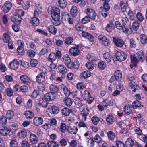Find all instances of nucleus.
Instances as JSON below:
<instances>
[{
  "label": "nucleus",
  "mask_w": 147,
  "mask_h": 147,
  "mask_svg": "<svg viewBox=\"0 0 147 147\" xmlns=\"http://www.w3.org/2000/svg\"><path fill=\"white\" fill-rule=\"evenodd\" d=\"M21 82L23 84L28 85L31 82L30 78L26 75H22L20 77Z\"/></svg>",
  "instance_id": "6"
},
{
  "label": "nucleus",
  "mask_w": 147,
  "mask_h": 147,
  "mask_svg": "<svg viewBox=\"0 0 147 147\" xmlns=\"http://www.w3.org/2000/svg\"><path fill=\"white\" fill-rule=\"evenodd\" d=\"M9 129L5 127L4 128L0 129V134L3 136H5L9 135L10 133Z\"/></svg>",
  "instance_id": "29"
},
{
  "label": "nucleus",
  "mask_w": 147,
  "mask_h": 147,
  "mask_svg": "<svg viewBox=\"0 0 147 147\" xmlns=\"http://www.w3.org/2000/svg\"><path fill=\"white\" fill-rule=\"evenodd\" d=\"M91 76L90 72L89 71H86L81 73L79 76L80 78L82 79H86Z\"/></svg>",
  "instance_id": "22"
},
{
  "label": "nucleus",
  "mask_w": 147,
  "mask_h": 147,
  "mask_svg": "<svg viewBox=\"0 0 147 147\" xmlns=\"http://www.w3.org/2000/svg\"><path fill=\"white\" fill-rule=\"evenodd\" d=\"M142 106L141 103L138 100L134 101L132 105V107L134 109H137Z\"/></svg>",
  "instance_id": "39"
},
{
  "label": "nucleus",
  "mask_w": 147,
  "mask_h": 147,
  "mask_svg": "<svg viewBox=\"0 0 147 147\" xmlns=\"http://www.w3.org/2000/svg\"><path fill=\"white\" fill-rule=\"evenodd\" d=\"M67 126L65 123H61L59 126V130L60 132L64 133L66 130Z\"/></svg>",
  "instance_id": "46"
},
{
  "label": "nucleus",
  "mask_w": 147,
  "mask_h": 147,
  "mask_svg": "<svg viewBox=\"0 0 147 147\" xmlns=\"http://www.w3.org/2000/svg\"><path fill=\"white\" fill-rule=\"evenodd\" d=\"M91 120L92 123L96 125L98 123L100 120L97 116H94L92 118Z\"/></svg>",
  "instance_id": "60"
},
{
  "label": "nucleus",
  "mask_w": 147,
  "mask_h": 147,
  "mask_svg": "<svg viewBox=\"0 0 147 147\" xmlns=\"http://www.w3.org/2000/svg\"><path fill=\"white\" fill-rule=\"evenodd\" d=\"M117 147H125V144L121 141L117 140L116 142Z\"/></svg>",
  "instance_id": "64"
},
{
  "label": "nucleus",
  "mask_w": 147,
  "mask_h": 147,
  "mask_svg": "<svg viewBox=\"0 0 147 147\" xmlns=\"http://www.w3.org/2000/svg\"><path fill=\"white\" fill-rule=\"evenodd\" d=\"M140 40L142 44H146L147 43L146 36L144 34H141L140 35Z\"/></svg>",
  "instance_id": "45"
},
{
  "label": "nucleus",
  "mask_w": 147,
  "mask_h": 147,
  "mask_svg": "<svg viewBox=\"0 0 147 147\" xmlns=\"http://www.w3.org/2000/svg\"><path fill=\"white\" fill-rule=\"evenodd\" d=\"M74 102L76 105H78L80 107L83 106L82 100L78 97L75 98L74 99Z\"/></svg>",
  "instance_id": "52"
},
{
  "label": "nucleus",
  "mask_w": 147,
  "mask_h": 147,
  "mask_svg": "<svg viewBox=\"0 0 147 147\" xmlns=\"http://www.w3.org/2000/svg\"><path fill=\"white\" fill-rule=\"evenodd\" d=\"M116 81H120L122 78V74L119 70H116L114 73V75Z\"/></svg>",
  "instance_id": "24"
},
{
  "label": "nucleus",
  "mask_w": 147,
  "mask_h": 147,
  "mask_svg": "<svg viewBox=\"0 0 147 147\" xmlns=\"http://www.w3.org/2000/svg\"><path fill=\"white\" fill-rule=\"evenodd\" d=\"M106 66L105 63L103 61H99L98 63V68L101 70L104 69Z\"/></svg>",
  "instance_id": "48"
},
{
  "label": "nucleus",
  "mask_w": 147,
  "mask_h": 147,
  "mask_svg": "<svg viewBox=\"0 0 147 147\" xmlns=\"http://www.w3.org/2000/svg\"><path fill=\"white\" fill-rule=\"evenodd\" d=\"M137 57L139 59V61L143 62L145 59L143 51H140L138 52L137 53Z\"/></svg>",
  "instance_id": "30"
},
{
  "label": "nucleus",
  "mask_w": 147,
  "mask_h": 147,
  "mask_svg": "<svg viewBox=\"0 0 147 147\" xmlns=\"http://www.w3.org/2000/svg\"><path fill=\"white\" fill-rule=\"evenodd\" d=\"M30 63L31 67H35L37 65L38 62L36 59H31Z\"/></svg>",
  "instance_id": "63"
},
{
  "label": "nucleus",
  "mask_w": 147,
  "mask_h": 147,
  "mask_svg": "<svg viewBox=\"0 0 147 147\" xmlns=\"http://www.w3.org/2000/svg\"><path fill=\"white\" fill-rule=\"evenodd\" d=\"M51 15L52 19L54 20V24L57 26L59 24L60 11L59 9L56 7H53L51 10Z\"/></svg>",
  "instance_id": "1"
},
{
  "label": "nucleus",
  "mask_w": 147,
  "mask_h": 147,
  "mask_svg": "<svg viewBox=\"0 0 147 147\" xmlns=\"http://www.w3.org/2000/svg\"><path fill=\"white\" fill-rule=\"evenodd\" d=\"M70 13L71 15L73 17L76 16L78 13V9L77 7L74 6H72L71 9Z\"/></svg>",
  "instance_id": "42"
},
{
  "label": "nucleus",
  "mask_w": 147,
  "mask_h": 147,
  "mask_svg": "<svg viewBox=\"0 0 147 147\" xmlns=\"http://www.w3.org/2000/svg\"><path fill=\"white\" fill-rule=\"evenodd\" d=\"M14 114V112L13 111L11 110H9L7 111L6 113V117L9 120L13 118Z\"/></svg>",
  "instance_id": "43"
},
{
  "label": "nucleus",
  "mask_w": 147,
  "mask_h": 147,
  "mask_svg": "<svg viewBox=\"0 0 147 147\" xmlns=\"http://www.w3.org/2000/svg\"><path fill=\"white\" fill-rule=\"evenodd\" d=\"M129 89H131L133 93H134L136 90L139 89V86L133 81L131 82L129 84Z\"/></svg>",
  "instance_id": "17"
},
{
  "label": "nucleus",
  "mask_w": 147,
  "mask_h": 147,
  "mask_svg": "<svg viewBox=\"0 0 147 147\" xmlns=\"http://www.w3.org/2000/svg\"><path fill=\"white\" fill-rule=\"evenodd\" d=\"M49 71L51 74L49 79L51 82L56 84H58L62 82V76L58 77L55 70H51Z\"/></svg>",
  "instance_id": "2"
},
{
  "label": "nucleus",
  "mask_w": 147,
  "mask_h": 147,
  "mask_svg": "<svg viewBox=\"0 0 147 147\" xmlns=\"http://www.w3.org/2000/svg\"><path fill=\"white\" fill-rule=\"evenodd\" d=\"M35 5L36 7L34 11V16L37 18L41 15L42 13V9L40 7L39 4L36 5V3H35Z\"/></svg>",
  "instance_id": "10"
},
{
  "label": "nucleus",
  "mask_w": 147,
  "mask_h": 147,
  "mask_svg": "<svg viewBox=\"0 0 147 147\" xmlns=\"http://www.w3.org/2000/svg\"><path fill=\"white\" fill-rule=\"evenodd\" d=\"M24 47L22 46H19L17 49V51L18 55H22L24 53Z\"/></svg>",
  "instance_id": "49"
},
{
  "label": "nucleus",
  "mask_w": 147,
  "mask_h": 147,
  "mask_svg": "<svg viewBox=\"0 0 147 147\" xmlns=\"http://www.w3.org/2000/svg\"><path fill=\"white\" fill-rule=\"evenodd\" d=\"M66 65L69 69H71L74 68L77 69L79 68L80 63L78 61L76 60L74 62H73L71 60L70 62H69Z\"/></svg>",
  "instance_id": "7"
},
{
  "label": "nucleus",
  "mask_w": 147,
  "mask_h": 147,
  "mask_svg": "<svg viewBox=\"0 0 147 147\" xmlns=\"http://www.w3.org/2000/svg\"><path fill=\"white\" fill-rule=\"evenodd\" d=\"M82 35L83 37L88 39L90 42H94L95 38L94 36L88 32L83 31L82 33Z\"/></svg>",
  "instance_id": "14"
},
{
  "label": "nucleus",
  "mask_w": 147,
  "mask_h": 147,
  "mask_svg": "<svg viewBox=\"0 0 147 147\" xmlns=\"http://www.w3.org/2000/svg\"><path fill=\"white\" fill-rule=\"evenodd\" d=\"M12 6V3L10 1H6L3 6V10L4 12L7 13L10 11Z\"/></svg>",
  "instance_id": "9"
},
{
  "label": "nucleus",
  "mask_w": 147,
  "mask_h": 147,
  "mask_svg": "<svg viewBox=\"0 0 147 147\" xmlns=\"http://www.w3.org/2000/svg\"><path fill=\"white\" fill-rule=\"evenodd\" d=\"M19 64V62L17 59H14L10 62L9 66L12 69L16 70L18 68Z\"/></svg>",
  "instance_id": "11"
},
{
  "label": "nucleus",
  "mask_w": 147,
  "mask_h": 147,
  "mask_svg": "<svg viewBox=\"0 0 147 147\" xmlns=\"http://www.w3.org/2000/svg\"><path fill=\"white\" fill-rule=\"evenodd\" d=\"M102 103L104 107L107 108L108 106L112 105L113 103L111 100L105 99L102 101Z\"/></svg>",
  "instance_id": "36"
},
{
  "label": "nucleus",
  "mask_w": 147,
  "mask_h": 147,
  "mask_svg": "<svg viewBox=\"0 0 147 147\" xmlns=\"http://www.w3.org/2000/svg\"><path fill=\"white\" fill-rule=\"evenodd\" d=\"M85 11L88 16L91 19H94L95 18L96 15L94 10L90 8H88L85 10Z\"/></svg>",
  "instance_id": "15"
},
{
  "label": "nucleus",
  "mask_w": 147,
  "mask_h": 147,
  "mask_svg": "<svg viewBox=\"0 0 147 147\" xmlns=\"http://www.w3.org/2000/svg\"><path fill=\"white\" fill-rule=\"evenodd\" d=\"M91 95V94L90 92L87 90H85L84 92V93L82 95V97L84 100H86L88 98V97Z\"/></svg>",
  "instance_id": "54"
},
{
  "label": "nucleus",
  "mask_w": 147,
  "mask_h": 147,
  "mask_svg": "<svg viewBox=\"0 0 147 147\" xmlns=\"http://www.w3.org/2000/svg\"><path fill=\"white\" fill-rule=\"evenodd\" d=\"M20 65L22 67L25 68H27L29 66V64L28 62L24 60L21 61Z\"/></svg>",
  "instance_id": "59"
},
{
  "label": "nucleus",
  "mask_w": 147,
  "mask_h": 147,
  "mask_svg": "<svg viewBox=\"0 0 147 147\" xmlns=\"http://www.w3.org/2000/svg\"><path fill=\"white\" fill-rule=\"evenodd\" d=\"M7 122L6 117L3 115L0 117V122L2 125L5 124Z\"/></svg>",
  "instance_id": "61"
},
{
  "label": "nucleus",
  "mask_w": 147,
  "mask_h": 147,
  "mask_svg": "<svg viewBox=\"0 0 147 147\" xmlns=\"http://www.w3.org/2000/svg\"><path fill=\"white\" fill-rule=\"evenodd\" d=\"M27 131L24 129L20 130L17 133L18 136L20 138H24L27 136Z\"/></svg>",
  "instance_id": "28"
},
{
  "label": "nucleus",
  "mask_w": 147,
  "mask_h": 147,
  "mask_svg": "<svg viewBox=\"0 0 147 147\" xmlns=\"http://www.w3.org/2000/svg\"><path fill=\"white\" fill-rule=\"evenodd\" d=\"M24 12L22 9H18L16 10L14 14L21 18L24 14Z\"/></svg>",
  "instance_id": "56"
},
{
  "label": "nucleus",
  "mask_w": 147,
  "mask_h": 147,
  "mask_svg": "<svg viewBox=\"0 0 147 147\" xmlns=\"http://www.w3.org/2000/svg\"><path fill=\"white\" fill-rule=\"evenodd\" d=\"M76 3L80 2L79 5L81 7L84 6L86 3V0H73Z\"/></svg>",
  "instance_id": "57"
},
{
  "label": "nucleus",
  "mask_w": 147,
  "mask_h": 147,
  "mask_svg": "<svg viewBox=\"0 0 147 147\" xmlns=\"http://www.w3.org/2000/svg\"><path fill=\"white\" fill-rule=\"evenodd\" d=\"M18 145V142L16 139L11 140L10 143V147H16Z\"/></svg>",
  "instance_id": "58"
},
{
  "label": "nucleus",
  "mask_w": 147,
  "mask_h": 147,
  "mask_svg": "<svg viewBox=\"0 0 147 147\" xmlns=\"http://www.w3.org/2000/svg\"><path fill=\"white\" fill-rule=\"evenodd\" d=\"M89 112V110L88 108H84L81 113L83 121H84L86 120L87 117L88 115Z\"/></svg>",
  "instance_id": "18"
},
{
  "label": "nucleus",
  "mask_w": 147,
  "mask_h": 147,
  "mask_svg": "<svg viewBox=\"0 0 147 147\" xmlns=\"http://www.w3.org/2000/svg\"><path fill=\"white\" fill-rule=\"evenodd\" d=\"M61 112L63 115L65 116H67L70 114L71 111L68 108L65 107L61 110Z\"/></svg>",
  "instance_id": "50"
},
{
  "label": "nucleus",
  "mask_w": 147,
  "mask_h": 147,
  "mask_svg": "<svg viewBox=\"0 0 147 147\" xmlns=\"http://www.w3.org/2000/svg\"><path fill=\"white\" fill-rule=\"evenodd\" d=\"M115 56L117 59L120 61L125 60L127 57V55L122 51H118L115 53Z\"/></svg>",
  "instance_id": "4"
},
{
  "label": "nucleus",
  "mask_w": 147,
  "mask_h": 147,
  "mask_svg": "<svg viewBox=\"0 0 147 147\" xmlns=\"http://www.w3.org/2000/svg\"><path fill=\"white\" fill-rule=\"evenodd\" d=\"M24 115L27 119H30L33 117L34 113L30 111H26L25 112Z\"/></svg>",
  "instance_id": "34"
},
{
  "label": "nucleus",
  "mask_w": 147,
  "mask_h": 147,
  "mask_svg": "<svg viewBox=\"0 0 147 147\" xmlns=\"http://www.w3.org/2000/svg\"><path fill=\"white\" fill-rule=\"evenodd\" d=\"M43 122V119L41 117L36 116L34 118L33 124L36 126H38L42 125Z\"/></svg>",
  "instance_id": "13"
},
{
  "label": "nucleus",
  "mask_w": 147,
  "mask_h": 147,
  "mask_svg": "<svg viewBox=\"0 0 147 147\" xmlns=\"http://www.w3.org/2000/svg\"><path fill=\"white\" fill-rule=\"evenodd\" d=\"M123 111L126 114L129 115L132 112V107L129 105H125L124 107Z\"/></svg>",
  "instance_id": "32"
},
{
  "label": "nucleus",
  "mask_w": 147,
  "mask_h": 147,
  "mask_svg": "<svg viewBox=\"0 0 147 147\" xmlns=\"http://www.w3.org/2000/svg\"><path fill=\"white\" fill-rule=\"evenodd\" d=\"M58 69L59 72L65 77L67 70L66 67L64 65L60 64L58 66Z\"/></svg>",
  "instance_id": "20"
},
{
  "label": "nucleus",
  "mask_w": 147,
  "mask_h": 147,
  "mask_svg": "<svg viewBox=\"0 0 147 147\" xmlns=\"http://www.w3.org/2000/svg\"><path fill=\"white\" fill-rule=\"evenodd\" d=\"M30 140L31 143L36 144L38 142V138L35 134L31 133L30 136Z\"/></svg>",
  "instance_id": "27"
},
{
  "label": "nucleus",
  "mask_w": 147,
  "mask_h": 147,
  "mask_svg": "<svg viewBox=\"0 0 147 147\" xmlns=\"http://www.w3.org/2000/svg\"><path fill=\"white\" fill-rule=\"evenodd\" d=\"M108 139L111 140H114L115 137V134L112 131H109L107 133Z\"/></svg>",
  "instance_id": "44"
},
{
  "label": "nucleus",
  "mask_w": 147,
  "mask_h": 147,
  "mask_svg": "<svg viewBox=\"0 0 147 147\" xmlns=\"http://www.w3.org/2000/svg\"><path fill=\"white\" fill-rule=\"evenodd\" d=\"M58 3L59 6L61 8H63L66 7L67 2L65 0H59Z\"/></svg>",
  "instance_id": "55"
},
{
  "label": "nucleus",
  "mask_w": 147,
  "mask_h": 147,
  "mask_svg": "<svg viewBox=\"0 0 147 147\" xmlns=\"http://www.w3.org/2000/svg\"><path fill=\"white\" fill-rule=\"evenodd\" d=\"M11 19L12 22L17 24H20L21 22V18L15 14L11 17Z\"/></svg>",
  "instance_id": "21"
},
{
  "label": "nucleus",
  "mask_w": 147,
  "mask_h": 147,
  "mask_svg": "<svg viewBox=\"0 0 147 147\" xmlns=\"http://www.w3.org/2000/svg\"><path fill=\"white\" fill-rule=\"evenodd\" d=\"M87 57L88 60L92 63H93L94 62H96L97 61V59L96 57L92 56L89 54L87 55Z\"/></svg>",
  "instance_id": "51"
},
{
  "label": "nucleus",
  "mask_w": 147,
  "mask_h": 147,
  "mask_svg": "<svg viewBox=\"0 0 147 147\" xmlns=\"http://www.w3.org/2000/svg\"><path fill=\"white\" fill-rule=\"evenodd\" d=\"M3 40L4 42L7 43L10 41V36L8 33H4L3 35Z\"/></svg>",
  "instance_id": "40"
},
{
  "label": "nucleus",
  "mask_w": 147,
  "mask_h": 147,
  "mask_svg": "<svg viewBox=\"0 0 147 147\" xmlns=\"http://www.w3.org/2000/svg\"><path fill=\"white\" fill-rule=\"evenodd\" d=\"M48 61L51 63H53L57 59V58L55 54V53L53 52L51 53L48 55Z\"/></svg>",
  "instance_id": "31"
},
{
  "label": "nucleus",
  "mask_w": 147,
  "mask_h": 147,
  "mask_svg": "<svg viewBox=\"0 0 147 147\" xmlns=\"http://www.w3.org/2000/svg\"><path fill=\"white\" fill-rule=\"evenodd\" d=\"M47 101L43 98H40L38 105L41 106L43 108H46L48 104V102Z\"/></svg>",
  "instance_id": "23"
},
{
  "label": "nucleus",
  "mask_w": 147,
  "mask_h": 147,
  "mask_svg": "<svg viewBox=\"0 0 147 147\" xmlns=\"http://www.w3.org/2000/svg\"><path fill=\"white\" fill-rule=\"evenodd\" d=\"M42 71L38 74L36 77V81L38 84H41L45 81V75L47 69L44 67H42Z\"/></svg>",
  "instance_id": "3"
},
{
  "label": "nucleus",
  "mask_w": 147,
  "mask_h": 147,
  "mask_svg": "<svg viewBox=\"0 0 147 147\" xmlns=\"http://www.w3.org/2000/svg\"><path fill=\"white\" fill-rule=\"evenodd\" d=\"M127 6V3L125 1H121L120 3V6L122 11L124 12L126 11V7Z\"/></svg>",
  "instance_id": "47"
},
{
  "label": "nucleus",
  "mask_w": 147,
  "mask_h": 147,
  "mask_svg": "<svg viewBox=\"0 0 147 147\" xmlns=\"http://www.w3.org/2000/svg\"><path fill=\"white\" fill-rule=\"evenodd\" d=\"M49 89L50 92L54 94L56 93L59 90L58 87L53 84L50 85Z\"/></svg>",
  "instance_id": "26"
},
{
  "label": "nucleus",
  "mask_w": 147,
  "mask_h": 147,
  "mask_svg": "<svg viewBox=\"0 0 147 147\" xmlns=\"http://www.w3.org/2000/svg\"><path fill=\"white\" fill-rule=\"evenodd\" d=\"M43 97V98L45 99L47 101H49L55 99L56 98V96L55 94L49 92L45 94L44 95Z\"/></svg>",
  "instance_id": "19"
},
{
  "label": "nucleus",
  "mask_w": 147,
  "mask_h": 147,
  "mask_svg": "<svg viewBox=\"0 0 147 147\" xmlns=\"http://www.w3.org/2000/svg\"><path fill=\"white\" fill-rule=\"evenodd\" d=\"M125 144L126 147H133L134 145V142L131 138L129 137L125 141Z\"/></svg>",
  "instance_id": "25"
},
{
  "label": "nucleus",
  "mask_w": 147,
  "mask_h": 147,
  "mask_svg": "<svg viewBox=\"0 0 147 147\" xmlns=\"http://www.w3.org/2000/svg\"><path fill=\"white\" fill-rule=\"evenodd\" d=\"M104 58L108 63L111 62L112 59V57L108 52H106L103 54Z\"/></svg>",
  "instance_id": "38"
},
{
  "label": "nucleus",
  "mask_w": 147,
  "mask_h": 147,
  "mask_svg": "<svg viewBox=\"0 0 147 147\" xmlns=\"http://www.w3.org/2000/svg\"><path fill=\"white\" fill-rule=\"evenodd\" d=\"M59 109L56 106L49 107L47 109V112L52 114L58 113L59 112Z\"/></svg>",
  "instance_id": "16"
},
{
  "label": "nucleus",
  "mask_w": 147,
  "mask_h": 147,
  "mask_svg": "<svg viewBox=\"0 0 147 147\" xmlns=\"http://www.w3.org/2000/svg\"><path fill=\"white\" fill-rule=\"evenodd\" d=\"M47 144L48 147H59L58 144L53 140H49L47 142Z\"/></svg>",
  "instance_id": "41"
},
{
  "label": "nucleus",
  "mask_w": 147,
  "mask_h": 147,
  "mask_svg": "<svg viewBox=\"0 0 147 147\" xmlns=\"http://www.w3.org/2000/svg\"><path fill=\"white\" fill-rule=\"evenodd\" d=\"M130 57L131 63L134 64V66H136V64L138 62V60L136 57L133 56L132 55H131Z\"/></svg>",
  "instance_id": "62"
},
{
  "label": "nucleus",
  "mask_w": 147,
  "mask_h": 147,
  "mask_svg": "<svg viewBox=\"0 0 147 147\" xmlns=\"http://www.w3.org/2000/svg\"><path fill=\"white\" fill-rule=\"evenodd\" d=\"M93 63L91 62H88L86 64V67L89 70H92L93 69L94 67Z\"/></svg>",
  "instance_id": "53"
},
{
  "label": "nucleus",
  "mask_w": 147,
  "mask_h": 147,
  "mask_svg": "<svg viewBox=\"0 0 147 147\" xmlns=\"http://www.w3.org/2000/svg\"><path fill=\"white\" fill-rule=\"evenodd\" d=\"M79 47L78 45H76V46L71 47L69 50V53L74 56L78 55L80 53V51L79 49Z\"/></svg>",
  "instance_id": "5"
},
{
  "label": "nucleus",
  "mask_w": 147,
  "mask_h": 147,
  "mask_svg": "<svg viewBox=\"0 0 147 147\" xmlns=\"http://www.w3.org/2000/svg\"><path fill=\"white\" fill-rule=\"evenodd\" d=\"M62 59L64 64L65 65L69 63V62H70L71 60L69 55L67 54L63 55L62 57Z\"/></svg>",
  "instance_id": "35"
},
{
  "label": "nucleus",
  "mask_w": 147,
  "mask_h": 147,
  "mask_svg": "<svg viewBox=\"0 0 147 147\" xmlns=\"http://www.w3.org/2000/svg\"><path fill=\"white\" fill-rule=\"evenodd\" d=\"M113 41L115 45L117 47H122L124 44V42L120 37L116 38L114 37L113 38Z\"/></svg>",
  "instance_id": "12"
},
{
  "label": "nucleus",
  "mask_w": 147,
  "mask_h": 147,
  "mask_svg": "<svg viewBox=\"0 0 147 147\" xmlns=\"http://www.w3.org/2000/svg\"><path fill=\"white\" fill-rule=\"evenodd\" d=\"M98 39L100 41L102 44L105 46H108L110 45L109 40L107 37L102 35H100L98 36Z\"/></svg>",
  "instance_id": "8"
},
{
  "label": "nucleus",
  "mask_w": 147,
  "mask_h": 147,
  "mask_svg": "<svg viewBox=\"0 0 147 147\" xmlns=\"http://www.w3.org/2000/svg\"><path fill=\"white\" fill-rule=\"evenodd\" d=\"M106 121L109 124L113 123L114 121V119L112 115L110 114H109L106 118Z\"/></svg>",
  "instance_id": "37"
},
{
  "label": "nucleus",
  "mask_w": 147,
  "mask_h": 147,
  "mask_svg": "<svg viewBox=\"0 0 147 147\" xmlns=\"http://www.w3.org/2000/svg\"><path fill=\"white\" fill-rule=\"evenodd\" d=\"M30 22L33 26H36L39 24L40 21L38 18L34 16L31 18Z\"/></svg>",
  "instance_id": "33"
}]
</instances>
